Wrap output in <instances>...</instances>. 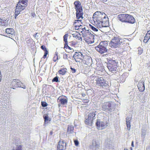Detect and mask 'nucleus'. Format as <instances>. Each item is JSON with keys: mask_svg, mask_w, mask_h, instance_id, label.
Instances as JSON below:
<instances>
[{"mask_svg": "<svg viewBox=\"0 0 150 150\" xmlns=\"http://www.w3.org/2000/svg\"><path fill=\"white\" fill-rule=\"evenodd\" d=\"M92 18L93 25L97 28L109 26L108 16L103 12L96 11L93 13Z\"/></svg>", "mask_w": 150, "mask_h": 150, "instance_id": "f257e3e1", "label": "nucleus"}, {"mask_svg": "<svg viewBox=\"0 0 150 150\" xmlns=\"http://www.w3.org/2000/svg\"><path fill=\"white\" fill-rule=\"evenodd\" d=\"M82 36L84 40L87 44H91L94 42V36L88 30L84 33Z\"/></svg>", "mask_w": 150, "mask_h": 150, "instance_id": "f03ea898", "label": "nucleus"}, {"mask_svg": "<svg viewBox=\"0 0 150 150\" xmlns=\"http://www.w3.org/2000/svg\"><path fill=\"white\" fill-rule=\"evenodd\" d=\"M92 80L93 83L94 81H96L95 83L96 85L100 86H108V83L102 77H99L98 76H93Z\"/></svg>", "mask_w": 150, "mask_h": 150, "instance_id": "7ed1b4c3", "label": "nucleus"}, {"mask_svg": "<svg viewBox=\"0 0 150 150\" xmlns=\"http://www.w3.org/2000/svg\"><path fill=\"white\" fill-rule=\"evenodd\" d=\"M96 112L90 113L87 115L85 116L84 122L86 125L88 126H91L93 122L94 117H95Z\"/></svg>", "mask_w": 150, "mask_h": 150, "instance_id": "20e7f679", "label": "nucleus"}, {"mask_svg": "<svg viewBox=\"0 0 150 150\" xmlns=\"http://www.w3.org/2000/svg\"><path fill=\"white\" fill-rule=\"evenodd\" d=\"M107 60L108 63V68L109 70L111 71H116L117 67V63L116 61L110 58H108Z\"/></svg>", "mask_w": 150, "mask_h": 150, "instance_id": "39448f33", "label": "nucleus"}, {"mask_svg": "<svg viewBox=\"0 0 150 150\" xmlns=\"http://www.w3.org/2000/svg\"><path fill=\"white\" fill-rule=\"evenodd\" d=\"M107 44L105 42H102L99 45L95 47V49L100 53L102 54L107 52V49L106 47Z\"/></svg>", "mask_w": 150, "mask_h": 150, "instance_id": "423d86ee", "label": "nucleus"}, {"mask_svg": "<svg viewBox=\"0 0 150 150\" xmlns=\"http://www.w3.org/2000/svg\"><path fill=\"white\" fill-rule=\"evenodd\" d=\"M74 4L76 11V15H83V10L80 2L78 1H75L74 2Z\"/></svg>", "mask_w": 150, "mask_h": 150, "instance_id": "0eeeda50", "label": "nucleus"}, {"mask_svg": "<svg viewBox=\"0 0 150 150\" xmlns=\"http://www.w3.org/2000/svg\"><path fill=\"white\" fill-rule=\"evenodd\" d=\"M21 82L19 79H13L11 84V88L13 89H15L16 88L21 87L25 89V86L23 85V86L22 87L21 85Z\"/></svg>", "mask_w": 150, "mask_h": 150, "instance_id": "6e6552de", "label": "nucleus"}, {"mask_svg": "<svg viewBox=\"0 0 150 150\" xmlns=\"http://www.w3.org/2000/svg\"><path fill=\"white\" fill-rule=\"evenodd\" d=\"M76 16L77 20L74 21L73 24L74 28H76L78 26L82 25V21L83 18V15H77Z\"/></svg>", "mask_w": 150, "mask_h": 150, "instance_id": "1a4fd4ad", "label": "nucleus"}, {"mask_svg": "<svg viewBox=\"0 0 150 150\" xmlns=\"http://www.w3.org/2000/svg\"><path fill=\"white\" fill-rule=\"evenodd\" d=\"M122 39L120 40L118 38H116L112 39L110 43V45L113 48H117L119 47L120 45V42H122Z\"/></svg>", "mask_w": 150, "mask_h": 150, "instance_id": "9d476101", "label": "nucleus"}, {"mask_svg": "<svg viewBox=\"0 0 150 150\" xmlns=\"http://www.w3.org/2000/svg\"><path fill=\"white\" fill-rule=\"evenodd\" d=\"M58 100H59V103L58 106H60L61 105H67L68 102V99L66 96H60L58 98Z\"/></svg>", "mask_w": 150, "mask_h": 150, "instance_id": "9b49d317", "label": "nucleus"}, {"mask_svg": "<svg viewBox=\"0 0 150 150\" xmlns=\"http://www.w3.org/2000/svg\"><path fill=\"white\" fill-rule=\"evenodd\" d=\"M73 58L76 62H80L82 61L83 56L81 52H76L73 56Z\"/></svg>", "mask_w": 150, "mask_h": 150, "instance_id": "f8f14e48", "label": "nucleus"}, {"mask_svg": "<svg viewBox=\"0 0 150 150\" xmlns=\"http://www.w3.org/2000/svg\"><path fill=\"white\" fill-rule=\"evenodd\" d=\"M96 125L98 129H102L108 126V123L107 122H100L97 121L96 123Z\"/></svg>", "mask_w": 150, "mask_h": 150, "instance_id": "ddd939ff", "label": "nucleus"}, {"mask_svg": "<svg viewBox=\"0 0 150 150\" xmlns=\"http://www.w3.org/2000/svg\"><path fill=\"white\" fill-rule=\"evenodd\" d=\"M144 82V80L142 78L139 82L137 87L139 91L140 92H143L145 90Z\"/></svg>", "mask_w": 150, "mask_h": 150, "instance_id": "4468645a", "label": "nucleus"}, {"mask_svg": "<svg viewBox=\"0 0 150 150\" xmlns=\"http://www.w3.org/2000/svg\"><path fill=\"white\" fill-rule=\"evenodd\" d=\"M66 143L63 141L59 142L57 146V150H64L66 148Z\"/></svg>", "mask_w": 150, "mask_h": 150, "instance_id": "2eb2a0df", "label": "nucleus"}, {"mask_svg": "<svg viewBox=\"0 0 150 150\" xmlns=\"http://www.w3.org/2000/svg\"><path fill=\"white\" fill-rule=\"evenodd\" d=\"M82 61L87 65H89L91 64L92 62V59L91 57L85 55L83 56V58Z\"/></svg>", "mask_w": 150, "mask_h": 150, "instance_id": "dca6fc26", "label": "nucleus"}, {"mask_svg": "<svg viewBox=\"0 0 150 150\" xmlns=\"http://www.w3.org/2000/svg\"><path fill=\"white\" fill-rule=\"evenodd\" d=\"M135 22V20L134 17L132 15L126 14V23L130 24L134 23Z\"/></svg>", "mask_w": 150, "mask_h": 150, "instance_id": "f3484780", "label": "nucleus"}, {"mask_svg": "<svg viewBox=\"0 0 150 150\" xmlns=\"http://www.w3.org/2000/svg\"><path fill=\"white\" fill-rule=\"evenodd\" d=\"M111 107V104L109 102H105L102 105V109L105 111H108Z\"/></svg>", "mask_w": 150, "mask_h": 150, "instance_id": "a211bd4d", "label": "nucleus"}, {"mask_svg": "<svg viewBox=\"0 0 150 150\" xmlns=\"http://www.w3.org/2000/svg\"><path fill=\"white\" fill-rule=\"evenodd\" d=\"M26 6V4H25V3H23L22 2H19L17 4L16 7L18 8V10L19 9V10L22 11L25 9Z\"/></svg>", "mask_w": 150, "mask_h": 150, "instance_id": "6ab92c4d", "label": "nucleus"}, {"mask_svg": "<svg viewBox=\"0 0 150 150\" xmlns=\"http://www.w3.org/2000/svg\"><path fill=\"white\" fill-rule=\"evenodd\" d=\"M75 29L78 30V32H80L81 33L82 35H83L85 33L87 30H86L85 29V27L84 26L82 25H81L80 26H78V27L76 28H74Z\"/></svg>", "mask_w": 150, "mask_h": 150, "instance_id": "aec40b11", "label": "nucleus"}, {"mask_svg": "<svg viewBox=\"0 0 150 150\" xmlns=\"http://www.w3.org/2000/svg\"><path fill=\"white\" fill-rule=\"evenodd\" d=\"M126 14H120L118 16V20L122 22L126 23Z\"/></svg>", "mask_w": 150, "mask_h": 150, "instance_id": "412c9836", "label": "nucleus"}, {"mask_svg": "<svg viewBox=\"0 0 150 150\" xmlns=\"http://www.w3.org/2000/svg\"><path fill=\"white\" fill-rule=\"evenodd\" d=\"M150 39V29L147 31V33L144 37L143 42L146 43Z\"/></svg>", "mask_w": 150, "mask_h": 150, "instance_id": "4be33fe9", "label": "nucleus"}, {"mask_svg": "<svg viewBox=\"0 0 150 150\" xmlns=\"http://www.w3.org/2000/svg\"><path fill=\"white\" fill-rule=\"evenodd\" d=\"M72 35L73 37L75 38L76 39H77L78 40H82L81 35L78 32H74L72 34Z\"/></svg>", "mask_w": 150, "mask_h": 150, "instance_id": "5701e85b", "label": "nucleus"}, {"mask_svg": "<svg viewBox=\"0 0 150 150\" xmlns=\"http://www.w3.org/2000/svg\"><path fill=\"white\" fill-rule=\"evenodd\" d=\"M41 48L45 52L44 55L43 56V58L45 59L47 57V55L48 54V51L45 45H43L41 46Z\"/></svg>", "mask_w": 150, "mask_h": 150, "instance_id": "b1692460", "label": "nucleus"}, {"mask_svg": "<svg viewBox=\"0 0 150 150\" xmlns=\"http://www.w3.org/2000/svg\"><path fill=\"white\" fill-rule=\"evenodd\" d=\"M67 69L66 68H64L60 69L58 72L60 74L65 75L67 72Z\"/></svg>", "mask_w": 150, "mask_h": 150, "instance_id": "393cba45", "label": "nucleus"}, {"mask_svg": "<svg viewBox=\"0 0 150 150\" xmlns=\"http://www.w3.org/2000/svg\"><path fill=\"white\" fill-rule=\"evenodd\" d=\"M74 131V127L71 125L68 126L67 129V132L69 134L72 133Z\"/></svg>", "mask_w": 150, "mask_h": 150, "instance_id": "a878e982", "label": "nucleus"}, {"mask_svg": "<svg viewBox=\"0 0 150 150\" xmlns=\"http://www.w3.org/2000/svg\"><path fill=\"white\" fill-rule=\"evenodd\" d=\"M6 33L9 34H13L14 33L13 29L11 28L6 29Z\"/></svg>", "mask_w": 150, "mask_h": 150, "instance_id": "bb28decb", "label": "nucleus"}, {"mask_svg": "<svg viewBox=\"0 0 150 150\" xmlns=\"http://www.w3.org/2000/svg\"><path fill=\"white\" fill-rule=\"evenodd\" d=\"M22 146L21 145H17L15 149H13L12 150H22Z\"/></svg>", "mask_w": 150, "mask_h": 150, "instance_id": "cd10ccee", "label": "nucleus"}, {"mask_svg": "<svg viewBox=\"0 0 150 150\" xmlns=\"http://www.w3.org/2000/svg\"><path fill=\"white\" fill-rule=\"evenodd\" d=\"M89 25L90 28H91L93 31L95 32H97L98 31V30L97 28H95L91 24H89Z\"/></svg>", "mask_w": 150, "mask_h": 150, "instance_id": "c85d7f7f", "label": "nucleus"}, {"mask_svg": "<svg viewBox=\"0 0 150 150\" xmlns=\"http://www.w3.org/2000/svg\"><path fill=\"white\" fill-rule=\"evenodd\" d=\"M58 55L57 53H56V54L54 55L53 58V60L54 62H56L58 59Z\"/></svg>", "mask_w": 150, "mask_h": 150, "instance_id": "c756f323", "label": "nucleus"}, {"mask_svg": "<svg viewBox=\"0 0 150 150\" xmlns=\"http://www.w3.org/2000/svg\"><path fill=\"white\" fill-rule=\"evenodd\" d=\"M65 50L66 52L69 53L72 52V51H71V50L73 51V49L69 46H67V47L66 49H65Z\"/></svg>", "mask_w": 150, "mask_h": 150, "instance_id": "7c9ffc66", "label": "nucleus"}, {"mask_svg": "<svg viewBox=\"0 0 150 150\" xmlns=\"http://www.w3.org/2000/svg\"><path fill=\"white\" fill-rule=\"evenodd\" d=\"M43 118L45 120V122H47L48 121H50V120H49V117L47 115H44L43 116Z\"/></svg>", "mask_w": 150, "mask_h": 150, "instance_id": "2f4dec72", "label": "nucleus"}, {"mask_svg": "<svg viewBox=\"0 0 150 150\" xmlns=\"http://www.w3.org/2000/svg\"><path fill=\"white\" fill-rule=\"evenodd\" d=\"M18 8H16V11L15 13V18H16V16H17L20 13V12L21 11V10H19V9H18Z\"/></svg>", "mask_w": 150, "mask_h": 150, "instance_id": "473e14b6", "label": "nucleus"}, {"mask_svg": "<svg viewBox=\"0 0 150 150\" xmlns=\"http://www.w3.org/2000/svg\"><path fill=\"white\" fill-rule=\"evenodd\" d=\"M126 122L127 128L129 130L131 127L130 121L129 120L128 121L127 120Z\"/></svg>", "mask_w": 150, "mask_h": 150, "instance_id": "72a5a7b5", "label": "nucleus"}, {"mask_svg": "<svg viewBox=\"0 0 150 150\" xmlns=\"http://www.w3.org/2000/svg\"><path fill=\"white\" fill-rule=\"evenodd\" d=\"M68 35V34H65L63 36L64 41L65 42H67V37Z\"/></svg>", "mask_w": 150, "mask_h": 150, "instance_id": "f704fd0d", "label": "nucleus"}, {"mask_svg": "<svg viewBox=\"0 0 150 150\" xmlns=\"http://www.w3.org/2000/svg\"><path fill=\"white\" fill-rule=\"evenodd\" d=\"M42 106L43 107H46L48 105L47 103L45 102L42 101L41 102Z\"/></svg>", "mask_w": 150, "mask_h": 150, "instance_id": "c9c22d12", "label": "nucleus"}, {"mask_svg": "<svg viewBox=\"0 0 150 150\" xmlns=\"http://www.w3.org/2000/svg\"><path fill=\"white\" fill-rule=\"evenodd\" d=\"M74 142L76 146H79V143L77 140H74Z\"/></svg>", "mask_w": 150, "mask_h": 150, "instance_id": "e433bc0d", "label": "nucleus"}, {"mask_svg": "<svg viewBox=\"0 0 150 150\" xmlns=\"http://www.w3.org/2000/svg\"><path fill=\"white\" fill-rule=\"evenodd\" d=\"M96 69L98 71H100L103 68L102 66V65H100V66H97L96 68Z\"/></svg>", "mask_w": 150, "mask_h": 150, "instance_id": "4c0bfd02", "label": "nucleus"}, {"mask_svg": "<svg viewBox=\"0 0 150 150\" xmlns=\"http://www.w3.org/2000/svg\"><path fill=\"white\" fill-rule=\"evenodd\" d=\"M5 24L4 20L0 18V25H4Z\"/></svg>", "mask_w": 150, "mask_h": 150, "instance_id": "58836bf2", "label": "nucleus"}, {"mask_svg": "<svg viewBox=\"0 0 150 150\" xmlns=\"http://www.w3.org/2000/svg\"><path fill=\"white\" fill-rule=\"evenodd\" d=\"M58 78L57 77H55L52 80V81L57 82L58 81Z\"/></svg>", "mask_w": 150, "mask_h": 150, "instance_id": "ea45409f", "label": "nucleus"}, {"mask_svg": "<svg viewBox=\"0 0 150 150\" xmlns=\"http://www.w3.org/2000/svg\"><path fill=\"white\" fill-rule=\"evenodd\" d=\"M138 54L139 55H141L143 52V50L142 49H139L138 51Z\"/></svg>", "mask_w": 150, "mask_h": 150, "instance_id": "a19ab883", "label": "nucleus"}, {"mask_svg": "<svg viewBox=\"0 0 150 150\" xmlns=\"http://www.w3.org/2000/svg\"><path fill=\"white\" fill-rule=\"evenodd\" d=\"M20 1H19L20 2H22L23 3H25L26 4L28 1V0H20Z\"/></svg>", "mask_w": 150, "mask_h": 150, "instance_id": "79ce46f5", "label": "nucleus"}, {"mask_svg": "<svg viewBox=\"0 0 150 150\" xmlns=\"http://www.w3.org/2000/svg\"><path fill=\"white\" fill-rule=\"evenodd\" d=\"M70 69L71 70L72 72L73 73L76 72V69H74V68H72V67H71Z\"/></svg>", "mask_w": 150, "mask_h": 150, "instance_id": "37998d69", "label": "nucleus"}, {"mask_svg": "<svg viewBox=\"0 0 150 150\" xmlns=\"http://www.w3.org/2000/svg\"><path fill=\"white\" fill-rule=\"evenodd\" d=\"M82 101L83 103H87L89 102V100L88 99H83Z\"/></svg>", "mask_w": 150, "mask_h": 150, "instance_id": "c03bdc74", "label": "nucleus"}, {"mask_svg": "<svg viewBox=\"0 0 150 150\" xmlns=\"http://www.w3.org/2000/svg\"><path fill=\"white\" fill-rule=\"evenodd\" d=\"M67 44H68V42H65V44H64V48H65L66 49H66V48H67V46H68L67 45Z\"/></svg>", "mask_w": 150, "mask_h": 150, "instance_id": "a18cd8bd", "label": "nucleus"}, {"mask_svg": "<svg viewBox=\"0 0 150 150\" xmlns=\"http://www.w3.org/2000/svg\"><path fill=\"white\" fill-rule=\"evenodd\" d=\"M38 34V33H36L35 34L33 35V36L35 38L37 34Z\"/></svg>", "mask_w": 150, "mask_h": 150, "instance_id": "49530a36", "label": "nucleus"}, {"mask_svg": "<svg viewBox=\"0 0 150 150\" xmlns=\"http://www.w3.org/2000/svg\"><path fill=\"white\" fill-rule=\"evenodd\" d=\"M131 145H132V147H134V142L133 141H132V144H131Z\"/></svg>", "mask_w": 150, "mask_h": 150, "instance_id": "de8ad7c7", "label": "nucleus"}, {"mask_svg": "<svg viewBox=\"0 0 150 150\" xmlns=\"http://www.w3.org/2000/svg\"><path fill=\"white\" fill-rule=\"evenodd\" d=\"M146 150H150V148L149 147L146 148Z\"/></svg>", "mask_w": 150, "mask_h": 150, "instance_id": "09e8293b", "label": "nucleus"}, {"mask_svg": "<svg viewBox=\"0 0 150 150\" xmlns=\"http://www.w3.org/2000/svg\"><path fill=\"white\" fill-rule=\"evenodd\" d=\"M53 132L52 131H51L50 132V134L52 135V134Z\"/></svg>", "mask_w": 150, "mask_h": 150, "instance_id": "8fccbe9b", "label": "nucleus"}, {"mask_svg": "<svg viewBox=\"0 0 150 150\" xmlns=\"http://www.w3.org/2000/svg\"><path fill=\"white\" fill-rule=\"evenodd\" d=\"M102 1H103V2H106L107 0H101Z\"/></svg>", "mask_w": 150, "mask_h": 150, "instance_id": "3c124183", "label": "nucleus"}, {"mask_svg": "<svg viewBox=\"0 0 150 150\" xmlns=\"http://www.w3.org/2000/svg\"><path fill=\"white\" fill-rule=\"evenodd\" d=\"M124 150H128V149H125Z\"/></svg>", "mask_w": 150, "mask_h": 150, "instance_id": "603ef678", "label": "nucleus"}]
</instances>
